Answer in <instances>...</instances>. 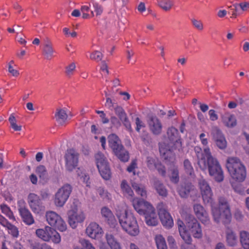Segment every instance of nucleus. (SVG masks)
Returning <instances> with one entry per match:
<instances>
[{
    "instance_id": "f257e3e1",
    "label": "nucleus",
    "mask_w": 249,
    "mask_h": 249,
    "mask_svg": "<svg viewBox=\"0 0 249 249\" xmlns=\"http://www.w3.org/2000/svg\"><path fill=\"white\" fill-rule=\"evenodd\" d=\"M211 207L212 213L214 220L217 222L222 221L224 224H228L231 218L230 207L227 199L224 197H220L218 198V207L214 206V203L213 199L212 203H207Z\"/></svg>"
},
{
    "instance_id": "f03ea898",
    "label": "nucleus",
    "mask_w": 249,
    "mask_h": 249,
    "mask_svg": "<svg viewBox=\"0 0 249 249\" xmlns=\"http://www.w3.org/2000/svg\"><path fill=\"white\" fill-rule=\"evenodd\" d=\"M204 152L206 157L205 167L199 166L202 170L208 168L209 174L211 177L218 182L224 180V172L221 166L217 159L212 156L209 147L204 148Z\"/></svg>"
},
{
    "instance_id": "7ed1b4c3",
    "label": "nucleus",
    "mask_w": 249,
    "mask_h": 249,
    "mask_svg": "<svg viewBox=\"0 0 249 249\" xmlns=\"http://www.w3.org/2000/svg\"><path fill=\"white\" fill-rule=\"evenodd\" d=\"M123 230L131 236H136L139 233V227L133 214L127 211L117 215Z\"/></svg>"
},
{
    "instance_id": "20e7f679",
    "label": "nucleus",
    "mask_w": 249,
    "mask_h": 249,
    "mask_svg": "<svg viewBox=\"0 0 249 249\" xmlns=\"http://www.w3.org/2000/svg\"><path fill=\"white\" fill-rule=\"evenodd\" d=\"M226 167L231 176L238 182H243L246 177L245 166L237 157H229L226 161Z\"/></svg>"
},
{
    "instance_id": "39448f33",
    "label": "nucleus",
    "mask_w": 249,
    "mask_h": 249,
    "mask_svg": "<svg viewBox=\"0 0 249 249\" xmlns=\"http://www.w3.org/2000/svg\"><path fill=\"white\" fill-rule=\"evenodd\" d=\"M107 140L109 147L117 158L122 161H127L129 159V153L122 144L118 136L112 133L108 136Z\"/></svg>"
},
{
    "instance_id": "423d86ee",
    "label": "nucleus",
    "mask_w": 249,
    "mask_h": 249,
    "mask_svg": "<svg viewBox=\"0 0 249 249\" xmlns=\"http://www.w3.org/2000/svg\"><path fill=\"white\" fill-rule=\"evenodd\" d=\"M48 223L60 231H66L67 226L62 217L53 211H48L45 214Z\"/></svg>"
},
{
    "instance_id": "0eeeda50",
    "label": "nucleus",
    "mask_w": 249,
    "mask_h": 249,
    "mask_svg": "<svg viewBox=\"0 0 249 249\" xmlns=\"http://www.w3.org/2000/svg\"><path fill=\"white\" fill-rule=\"evenodd\" d=\"M72 192V187L69 184H64L55 193L54 203L57 207H63L68 200Z\"/></svg>"
},
{
    "instance_id": "6e6552de",
    "label": "nucleus",
    "mask_w": 249,
    "mask_h": 249,
    "mask_svg": "<svg viewBox=\"0 0 249 249\" xmlns=\"http://www.w3.org/2000/svg\"><path fill=\"white\" fill-rule=\"evenodd\" d=\"M79 158V154L75 149H68L64 156L66 169L70 172L73 171L78 166Z\"/></svg>"
},
{
    "instance_id": "1a4fd4ad",
    "label": "nucleus",
    "mask_w": 249,
    "mask_h": 249,
    "mask_svg": "<svg viewBox=\"0 0 249 249\" xmlns=\"http://www.w3.org/2000/svg\"><path fill=\"white\" fill-rule=\"evenodd\" d=\"M18 211L22 221L27 225H31L35 223L34 217L26 206V203L23 199L18 201Z\"/></svg>"
},
{
    "instance_id": "9d476101",
    "label": "nucleus",
    "mask_w": 249,
    "mask_h": 249,
    "mask_svg": "<svg viewBox=\"0 0 249 249\" xmlns=\"http://www.w3.org/2000/svg\"><path fill=\"white\" fill-rule=\"evenodd\" d=\"M198 186L204 203L206 204L212 203L213 194L208 182L205 179L201 178L198 181Z\"/></svg>"
},
{
    "instance_id": "9b49d317",
    "label": "nucleus",
    "mask_w": 249,
    "mask_h": 249,
    "mask_svg": "<svg viewBox=\"0 0 249 249\" xmlns=\"http://www.w3.org/2000/svg\"><path fill=\"white\" fill-rule=\"evenodd\" d=\"M27 201L33 213L38 214L44 210L45 207L41 199L36 194L30 193L28 196Z\"/></svg>"
},
{
    "instance_id": "f8f14e48",
    "label": "nucleus",
    "mask_w": 249,
    "mask_h": 249,
    "mask_svg": "<svg viewBox=\"0 0 249 249\" xmlns=\"http://www.w3.org/2000/svg\"><path fill=\"white\" fill-rule=\"evenodd\" d=\"M167 135L171 142L173 143V148L179 151L182 150V142L178 130L171 126L167 129Z\"/></svg>"
},
{
    "instance_id": "ddd939ff",
    "label": "nucleus",
    "mask_w": 249,
    "mask_h": 249,
    "mask_svg": "<svg viewBox=\"0 0 249 249\" xmlns=\"http://www.w3.org/2000/svg\"><path fill=\"white\" fill-rule=\"evenodd\" d=\"M68 214V222L72 229L76 228L78 223L83 222L85 218V214L82 212L78 213L72 210L69 211Z\"/></svg>"
},
{
    "instance_id": "4468645a",
    "label": "nucleus",
    "mask_w": 249,
    "mask_h": 249,
    "mask_svg": "<svg viewBox=\"0 0 249 249\" xmlns=\"http://www.w3.org/2000/svg\"><path fill=\"white\" fill-rule=\"evenodd\" d=\"M148 124L149 129L153 134L159 135L161 133L162 125L157 116H150L148 118Z\"/></svg>"
},
{
    "instance_id": "2eb2a0df",
    "label": "nucleus",
    "mask_w": 249,
    "mask_h": 249,
    "mask_svg": "<svg viewBox=\"0 0 249 249\" xmlns=\"http://www.w3.org/2000/svg\"><path fill=\"white\" fill-rule=\"evenodd\" d=\"M87 234L92 239L100 238L103 233L101 227L96 222H91L86 230Z\"/></svg>"
},
{
    "instance_id": "dca6fc26",
    "label": "nucleus",
    "mask_w": 249,
    "mask_h": 249,
    "mask_svg": "<svg viewBox=\"0 0 249 249\" xmlns=\"http://www.w3.org/2000/svg\"><path fill=\"white\" fill-rule=\"evenodd\" d=\"M158 214L163 227L167 229L173 227L174 225L173 218L166 210L164 208H159Z\"/></svg>"
},
{
    "instance_id": "f3484780",
    "label": "nucleus",
    "mask_w": 249,
    "mask_h": 249,
    "mask_svg": "<svg viewBox=\"0 0 249 249\" xmlns=\"http://www.w3.org/2000/svg\"><path fill=\"white\" fill-rule=\"evenodd\" d=\"M193 208L197 218L204 224H208L210 222V219L208 214L204 207L199 204H196L194 205Z\"/></svg>"
},
{
    "instance_id": "a211bd4d",
    "label": "nucleus",
    "mask_w": 249,
    "mask_h": 249,
    "mask_svg": "<svg viewBox=\"0 0 249 249\" xmlns=\"http://www.w3.org/2000/svg\"><path fill=\"white\" fill-rule=\"evenodd\" d=\"M55 50L52 42L48 38L44 39L42 47V54L47 60H51L54 56Z\"/></svg>"
},
{
    "instance_id": "6ab92c4d",
    "label": "nucleus",
    "mask_w": 249,
    "mask_h": 249,
    "mask_svg": "<svg viewBox=\"0 0 249 249\" xmlns=\"http://www.w3.org/2000/svg\"><path fill=\"white\" fill-rule=\"evenodd\" d=\"M115 112L126 129L132 131L131 123L124 110L121 107L118 106L115 108Z\"/></svg>"
},
{
    "instance_id": "aec40b11",
    "label": "nucleus",
    "mask_w": 249,
    "mask_h": 249,
    "mask_svg": "<svg viewBox=\"0 0 249 249\" xmlns=\"http://www.w3.org/2000/svg\"><path fill=\"white\" fill-rule=\"evenodd\" d=\"M194 189V185L190 182H182L177 187V190L181 198H187Z\"/></svg>"
},
{
    "instance_id": "412c9836",
    "label": "nucleus",
    "mask_w": 249,
    "mask_h": 249,
    "mask_svg": "<svg viewBox=\"0 0 249 249\" xmlns=\"http://www.w3.org/2000/svg\"><path fill=\"white\" fill-rule=\"evenodd\" d=\"M102 217L108 224L114 227L117 225V221L112 211L107 207H103L101 210Z\"/></svg>"
},
{
    "instance_id": "4be33fe9",
    "label": "nucleus",
    "mask_w": 249,
    "mask_h": 249,
    "mask_svg": "<svg viewBox=\"0 0 249 249\" xmlns=\"http://www.w3.org/2000/svg\"><path fill=\"white\" fill-rule=\"evenodd\" d=\"M212 135L216 145L221 149L226 147L227 142L222 132L218 128H216L212 132Z\"/></svg>"
},
{
    "instance_id": "5701e85b",
    "label": "nucleus",
    "mask_w": 249,
    "mask_h": 249,
    "mask_svg": "<svg viewBox=\"0 0 249 249\" xmlns=\"http://www.w3.org/2000/svg\"><path fill=\"white\" fill-rule=\"evenodd\" d=\"M221 120L224 124L229 128L234 127L237 124V120L235 116L230 112H225L222 115Z\"/></svg>"
},
{
    "instance_id": "b1692460",
    "label": "nucleus",
    "mask_w": 249,
    "mask_h": 249,
    "mask_svg": "<svg viewBox=\"0 0 249 249\" xmlns=\"http://www.w3.org/2000/svg\"><path fill=\"white\" fill-rule=\"evenodd\" d=\"M53 228L46 226L43 229H38L36 230V233L38 237L44 241H49L51 240V234H52Z\"/></svg>"
},
{
    "instance_id": "393cba45",
    "label": "nucleus",
    "mask_w": 249,
    "mask_h": 249,
    "mask_svg": "<svg viewBox=\"0 0 249 249\" xmlns=\"http://www.w3.org/2000/svg\"><path fill=\"white\" fill-rule=\"evenodd\" d=\"M190 231L194 237L196 238H201L202 237V231L200 224L195 220L194 222L190 223L189 226Z\"/></svg>"
},
{
    "instance_id": "a878e982",
    "label": "nucleus",
    "mask_w": 249,
    "mask_h": 249,
    "mask_svg": "<svg viewBox=\"0 0 249 249\" xmlns=\"http://www.w3.org/2000/svg\"><path fill=\"white\" fill-rule=\"evenodd\" d=\"M145 223L148 226H156L158 224L157 215L155 209L144 215Z\"/></svg>"
},
{
    "instance_id": "bb28decb",
    "label": "nucleus",
    "mask_w": 249,
    "mask_h": 249,
    "mask_svg": "<svg viewBox=\"0 0 249 249\" xmlns=\"http://www.w3.org/2000/svg\"><path fill=\"white\" fill-rule=\"evenodd\" d=\"M160 152L165 160H169L172 162L175 161V154L171 149L166 150L162 146H160Z\"/></svg>"
},
{
    "instance_id": "cd10ccee",
    "label": "nucleus",
    "mask_w": 249,
    "mask_h": 249,
    "mask_svg": "<svg viewBox=\"0 0 249 249\" xmlns=\"http://www.w3.org/2000/svg\"><path fill=\"white\" fill-rule=\"evenodd\" d=\"M194 150L197 158V163L199 166L205 167V160H206V157L204 150L203 153L201 148L198 146L195 147Z\"/></svg>"
},
{
    "instance_id": "c85d7f7f",
    "label": "nucleus",
    "mask_w": 249,
    "mask_h": 249,
    "mask_svg": "<svg viewBox=\"0 0 249 249\" xmlns=\"http://www.w3.org/2000/svg\"><path fill=\"white\" fill-rule=\"evenodd\" d=\"M55 118L57 122L63 125L68 118V115L64 109H57L55 114Z\"/></svg>"
},
{
    "instance_id": "c756f323",
    "label": "nucleus",
    "mask_w": 249,
    "mask_h": 249,
    "mask_svg": "<svg viewBox=\"0 0 249 249\" xmlns=\"http://www.w3.org/2000/svg\"><path fill=\"white\" fill-rule=\"evenodd\" d=\"M154 186L160 196L163 197H165L167 196L168 192L167 189L160 180L155 179L154 180Z\"/></svg>"
},
{
    "instance_id": "7c9ffc66",
    "label": "nucleus",
    "mask_w": 249,
    "mask_h": 249,
    "mask_svg": "<svg viewBox=\"0 0 249 249\" xmlns=\"http://www.w3.org/2000/svg\"><path fill=\"white\" fill-rule=\"evenodd\" d=\"M121 191L124 196L127 197H132L134 193L130 186L125 180H123L121 184Z\"/></svg>"
},
{
    "instance_id": "2f4dec72",
    "label": "nucleus",
    "mask_w": 249,
    "mask_h": 249,
    "mask_svg": "<svg viewBox=\"0 0 249 249\" xmlns=\"http://www.w3.org/2000/svg\"><path fill=\"white\" fill-rule=\"evenodd\" d=\"M177 225L179 234L182 239L188 238L189 236H191L186 230L185 225L182 220L178 219L177 221Z\"/></svg>"
},
{
    "instance_id": "473e14b6",
    "label": "nucleus",
    "mask_w": 249,
    "mask_h": 249,
    "mask_svg": "<svg viewBox=\"0 0 249 249\" xmlns=\"http://www.w3.org/2000/svg\"><path fill=\"white\" fill-rule=\"evenodd\" d=\"M226 241L228 245L231 247H234L237 244V238L234 233L230 230L226 232Z\"/></svg>"
},
{
    "instance_id": "72a5a7b5",
    "label": "nucleus",
    "mask_w": 249,
    "mask_h": 249,
    "mask_svg": "<svg viewBox=\"0 0 249 249\" xmlns=\"http://www.w3.org/2000/svg\"><path fill=\"white\" fill-rule=\"evenodd\" d=\"M106 239L111 249H121L120 245L111 234H106Z\"/></svg>"
},
{
    "instance_id": "f704fd0d",
    "label": "nucleus",
    "mask_w": 249,
    "mask_h": 249,
    "mask_svg": "<svg viewBox=\"0 0 249 249\" xmlns=\"http://www.w3.org/2000/svg\"><path fill=\"white\" fill-rule=\"evenodd\" d=\"M95 159L97 167L98 168L102 167L107 164H108V162L103 154L101 152H98L95 155Z\"/></svg>"
},
{
    "instance_id": "c9c22d12",
    "label": "nucleus",
    "mask_w": 249,
    "mask_h": 249,
    "mask_svg": "<svg viewBox=\"0 0 249 249\" xmlns=\"http://www.w3.org/2000/svg\"><path fill=\"white\" fill-rule=\"evenodd\" d=\"M98 169L103 178L105 180H108L110 178L111 173L109 164L103 166Z\"/></svg>"
},
{
    "instance_id": "e433bc0d",
    "label": "nucleus",
    "mask_w": 249,
    "mask_h": 249,
    "mask_svg": "<svg viewBox=\"0 0 249 249\" xmlns=\"http://www.w3.org/2000/svg\"><path fill=\"white\" fill-rule=\"evenodd\" d=\"M132 186L138 195H140L142 197H146L147 192L143 185L134 182L132 183Z\"/></svg>"
},
{
    "instance_id": "4c0bfd02",
    "label": "nucleus",
    "mask_w": 249,
    "mask_h": 249,
    "mask_svg": "<svg viewBox=\"0 0 249 249\" xmlns=\"http://www.w3.org/2000/svg\"><path fill=\"white\" fill-rule=\"evenodd\" d=\"M240 242L244 249H249V233L246 231L240 232Z\"/></svg>"
},
{
    "instance_id": "58836bf2",
    "label": "nucleus",
    "mask_w": 249,
    "mask_h": 249,
    "mask_svg": "<svg viewBox=\"0 0 249 249\" xmlns=\"http://www.w3.org/2000/svg\"><path fill=\"white\" fill-rule=\"evenodd\" d=\"M154 239L158 249H167L165 240L162 235H156Z\"/></svg>"
},
{
    "instance_id": "ea45409f",
    "label": "nucleus",
    "mask_w": 249,
    "mask_h": 249,
    "mask_svg": "<svg viewBox=\"0 0 249 249\" xmlns=\"http://www.w3.org/2000/svg\"><path fill=\"white\" fill-rule=\"evenodd\" d=\"M8 234L13 238H17L19 235V231L18 229L15 225L10 223L6 227Z\"/></svg>"
},
{
    "instance_id": "a19ab883",
    "label": "nucleus",
    "mask_w": 249,
    "mask_h": 249,
    "mask_svg": "<svg viewBox=\"0 0 249 249\" xmlns=\"http://www.w3.org/2000/svg\"><path fill=\"white\" fill-rule=\"evenodd\" d=\"M170 171H171L170 178L171 182L174 183H178L179 180V177L178 167L174 165L173 167L170 169Z\"/></svg>"
},
{
    "instance_id": "79ce46f5",
    "label": "nucleus",
    "mask_w": 249,
    "mask_h": 249,
    "mask_svg": "<svg viewBox=\"0 0 249 249\" xmlns=\"http://www.w3.org/2000/svg\"><path fill=\"white\" fill-rule=\"evenodd\" d=\"M144 201V200L139 198L133 199L132 201L133 206L138 213H143V210L141 209V207Z\"/></svg>"
},
{
    "instance_id": "37998d69",
    "label": "nucleus",
    "mask_w": 249,
    "mask_h": 249,
    "mask_svg": "<svg viewBox=\"0 0 249 249\" xmlns=\"http://www.w3.org/2000/svg\"><path fill=\"white\" fill-rule=\"evenodd\" d=\"M0 209L2 213L5 214L10 220H12L13 221L16 220V218L13 214V212L7 205H1Z\"/></svg>"
},
{
    "instance_id": "c03bdc74",
    "label": "nucleus",
    "mask_w": 249,
    "mask_h": 249,
    "mask_svg": "<svg viewBox=\"0 0 249 249\" xmlns=\"http://www.w3.org/2000/svg\"><path fill=\"white\" fill-rule=\"evenodd\" d=\"M158 4L163 10L167 11L171 9L173 3L170 0H161L158 2Z\"/></svg>"
},
{
    "instance_id": "a18cd8bd",
    "label": "nucleus",
    "mask_w": 249,
    "mask_h": 249,
    "mask_svg": "<svg viewBox=\"0 0 249 249\" xmlns=\"http://www.w3.org/2000/svg\"><path fill=\"white\" fill-rule=\"evenodd\" d=\"M115 92L114 91H109V92L105 91V96L106 97V102L105 103V106L108 108H111L114 106V103L110 97H112L114 95Z\"/></svg>"
},
{
    "instance_id": "49530a36",
    "label": "nucleus",
    "mask_w": 249,
    "mask_h": 249,
    "mask_svg": "<svg viewBox=\"0 0 249 249\" xmlns=\"http://www.w3.org/2000/svg\"><path fill=\"white\" fill-rule=\"evenodd\" d=\"M184 242L181 245V249H196V246L192 244V238L190 236L188 238L182 239Z\"/></svg>"
},
{
    "instance_id": "de8ad7c7",
    "label": "nucleus",
    "mask_w": 249,
    "mask_h": 249,
    "mask_svg": "<svg viewBox=\"0 0 249 249\" xmlns=\"http://www.w3.org/2000/svg\"><path fill=\"white\" fill-rule=\"evenodd\" d=\"M184 169L185 173L190 175L192 176L194 174V168L192 165L191 162L188 159H186L183 162Z\"/></svg>"
},
{
    "instance_id": "09e8293b",
    "label": "nucleus",
    "mask_w": 249,
    "mask_h": 249,
    "mask_svg": "<svg viewBox=\"0 0 249 249\" xmlns=\"http://www.w3.org/2000/svg\"><path fill=\"white\" fill-rule=\"evenodd\" d=\"M153 209H154V208L151 204L144 200V202H143V204L142 205V207H141V209L143 210V213H139L141 215H145L149 212H151V211H152Z\"/></svg>"
},
{
    "instance_id": "8fccbe9b",
    "label": "nucleus",
    "mask_w": 249,
    "mask_h": 249,
    "mask_svg": "<svg viewBox=\"0 0 249 249\" xmlns=\"http://www.w3.org/2000/svg\"><path fill=\"white\" fill-rule=\"evenodd\" d=\"M153 209H154V208L151 204L144 200V202H143V204L142 205V207H141V209L143 210V213H139L141 215H145L149 212H151V211H152Z\"/></svg>"
},
{
    "instance_id": "3c124183",
    "label": "nucleus",
    "mask_w": 249,
    "mask_h": 249,
    "mask_svg": "<svg viewBox=\"0 0 249 249\" xmlns=\"http://www.w3.org/2000/svg\"><path fill=\"white\" fill-rule=\"evenodd\" d=\"M36 173L40 178H44L46 177L47 172L45 167L44 165H39L36 169Z\"/></svg>"
},
{
    "instance_id": "603ef678",
    "label": "nucleus",
    "mask_w": 249,
    "mask_h": 249,
    "mask_svg": "<svg viewBox=\"0 0 249 249\" xmlns=\"http://www.w3.org/2000/svg\"><path fill=\"white\" fill-rule=\"evenodd\" d=\"M97 192L103 199H109L110 194L103 187H99Z\"/></svg>"
},
{
    "instance_id": "864d4df0",
    "label": "nucleus",
    "mask_w": 249,
    "mask_h": 249,
    "mask_svg": "<svg viewBox=\"0 0 249 249\" xmlns=\"http://www.w3.org/2000/svg\"><path fill=\"white\" fill-rule=\"evenodd\" d=\"M103 57V54L99 51H95L92 52L90 55V58L93 60L99 62L101 61Z\"/></svg>"
},
{
    "instance_id": "5fc2aeb1",
    "label": "nucleus",
    "mask_w": 249,
    "mask_h": 249,
    "mask_svg": "<svg viewBox=\"0 0 249 249\" xmlns=\"http://www.w3.org/2000/svg\"><path fill=\"white\" fill-rule=\"evenodd\" d=\"M51 236L50 240H52L55 244H58L61 241V237L59 234L53 228L52 231V234H51Z\"/></svg>"
},
{
    "instance_id": "6e6d98bb",
    "label": "nucleus",
    "mask_w": 249,
    "mask_h": 249,
    "mask_svg": "<svg viewBox=\"0 0 249 249\" xmlns=\"http://www.w3.org/2000/svg\"><path fill=\"white\" fill-rule=\"evenodd\" d=\"M230 8H231V10H234L235 12V13L232 14V16H231V18H236V17L241 13L238 3H237L233 4L232 6H230Z\"/></svg>"
},
{
    "instance_id": "4d7b16f0",
    "label": "nucleus",
    "mask_w": 249,
    "mask_h": 249,
    "mask_svg": "<svg viewBox=\"0 0 249 249\" xmlns=\"http://www.w3.org/2000/svg\"><path fill=\"white\" fill-rule=\"evenodd\" d=\"M75 65L74 63L70 64L66 68V73L67 76H71L73 74L75 70Z\"/></svg>"
},
{
    "instance_id": "13d9d810",
    "label": "nucleus",
    "mask_w": 249,
    "mask_h": 249,
    "mask_svg": "<svg viewBox=\"0 0 249 249\" xmlns=\"http://www.w3.org/2000/svg\"><path fill=\"white\" fill-rule=\"evenodd\" d=\"M158 162H156L155 160L152 157H148L147 158L146 163L147 167L150 169H154Z\"/></svg>"
},
{
    "instance_id": "bf43d9fd",
    "label": "nucleus",
    "mask_w": 249,
    "mask_h": 249,
    "mask_svg": "<svg viewBox=\"0 0 249 249\" xmlns=\"http://www.w3.org/2000/svg\"><path fill=\"white\" fill-rule=\"evenodd\" d=\"M154 168H156L159 174L162 176H165L166 174V170L165 167L160 163L157 162Z\"/></svg>"
},
{
    "instance_id": "052dcab7",
    "label": "nucleus",
    "mask_w": 249,
    "mask_h": 249,
    "mask_svg": "<svg viewBox=\"0 0 249 249\" xmlns=\"http://www.w3.org/2000/svg\"><path fill=\"white\" fill-rule=\"evenodd\" d=\"M93 6L96 16H100L102 14L103 8L102 5L97 2H95L93 4Z\"/></svg>"
},
{
    "instance_id": "680f3d73",
    "label": "nucleus",
    "mask_w": 249,
    "mask_h": 249,
    "mask_svg": "<svg viewBox=\"0 0 249 249\" xmlns=\"http://www.w3.org/2000/svg\"><path fill=\"white\" fill-rule=\"evenodd\" d=\"M111 124L115 127L118 128L121 126V123L119 119L115 116H112L110 118Z\"/></svg>"
},
{
    "instance_id": "e2e57ef3",
    "label": "nucleus",
    "mask_w": 249,
    "mask_h": 249,
    "mask_svg": "<svg viewBox=\"0 0 249 249\" xmlns=\"http://www.w3.org/2000/svg\"><path fill=\"white\" fill-rule=\"evenodd\" d=\"M192 22L193 25L198 30H202L203 29V25L202 22L200 20H197L195 19H192Z\"/></svg>"
},
{
    "instance_id": "0e129e2a",
    "label": "nucleus",
    "mask_w": 249,
    "mask_h": 249,
    "mask_svg": "<svg viewBox=\"0 0 249 249\" xmlns=\"http://www.w3.org/2000/svg\"><path fill=\"white\" fill-rule=\"evenodd\" d=\"M136 130L137 132H140V129L142 127H145L144 124L142 122V121H141L140 120V119L139 117H137L136 118Z\"/></svg>"
},
{
    "instance_id": "69168bd1",
    "label": "nucleus",
    "mask_w": 249,
    "mask_h": 249,
    "mask_svg": "<svg viewBox=\"0 0 249 249\" xmlns=\"http://www.w3.org/2000/svg\"><path fill=\"white\" fill-rule=\"evenodd\" d=\"M49 246L46 243L36 244L32 246V249H48Z\"/></svg>"
},
{
    "instance_id": "338daca9",
    "label": "nucleus",
    "mask_w": 249,
    "mask_h": 249,
    "mask_svg": "<svg viewBox=\"0 0 249 249\" xmlns=\"http://www.w3.org/2000/svg\"><path fill=\"white\" fill-rule=\"evenodd\" d=\"M240 9L242 12L246 11L249 9V2L244 1L238 3Z\"/></svg>"
},
{
    "instance_id": "774afa93",
    "label": "nucleus",
    "mask_w": 249,
    "mask_h": 249,
    "mask_svg": "<svg viewBox=\"0 0 249 249\" xmlns=\"http://www.w3.org/2000/svg\"><path fill=\"white\" fill-rule=\"evenodd\" d=\"M209 115L210 120L212 121H215L218 119V115L213 109H210L209 111Z\"/></svg>"
}]
</instances>
